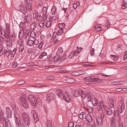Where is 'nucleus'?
Returning <instances> with one entry per match:
<instances>
[{"instance_id":"nucleus-1","label":"nucleus","mask_w":127,"mask_h":127,"mask_svg":"<svg viewBox=\"0 0 127 127\" xmlns=\"http://www.w3.org/2000/svg\"><path fill=\"white\" fill-rule=\"evenodd\" d=\"M124 104L122 101L119 102L118 104L117 109L114 111V116H117L119 115V113H121L123 112L124 109Z\"/></svg>"},{"instance_id":"nucleus-2","label":"nucleus","mask_w":127,"mask_h":127,"mask_svg":"<svg viewBox=\"0 0 127 127\" xmlns=\"http://www.w3.org/2000/svg\"><path fill=\"white\" fill-rule=\"evenodd\" d=\"M20 27L22 29V30H21V29H20L21 32H20L19 34V37L20 36V35L22 34H23V36H24L25 35H26V39H28L29 38L30 36L31 30L29 29H27L25 31V34L24 31V29L23 28H22V27L21 25H19Z\"/></svg>"},{"instance_id":"nucleus-3","label":"nucleus","mask_w":127,"mask_h":127,"mask_svg":"<svg viewBox=\"0 0 127 127\" xmlns=\"http://www.w3.org/2000/svg\"><path fill=\"white\" fill-rule=\"evenodd\" d=\"M28 98L29 100L31 102L32 105L35 107L37 105L38 102L33 95H29L28 96Z\"/></svg>"},{"instance_id":"nucleus-4","label":"nucleus","mask_w":127,"mask_h":127,"mask_svg":"<svg viewBox=\"0 0 127 127\" xmlns=\"http://www.w3.org/2000/svg\"><path fill=\"white\" fill-rule=\"evenodd\" d=\"M10 34L8 33L7 35L5 33H4L5 36V41H6L7 42H14V41L16 39V37L14 35H10Z\"/></svg>"},{"instance_id":"nucleus-5","label":"nucleus","mask_w":127,"mask_h":127,"mask_svg":"<svg viewBox=\"0 0 127 127\" xmlns=\"http://www.w3.org/2000/svg\"><path fill=\"white\" fill-rule=\"evenodd\" d=\"M22 118L25 125L27 126H29L30 124V120L28 114L26 113H23Z\"/></svg>"},{"instance_id":"nucleus-6","label":"nucleus","mask_w":127,"mask_h":127,"mask_svg":"<svg viewBox=\"0 0 127 127\" xmlns=\"http://www.w3.org/2000/svg\"><path fill=\"white\" fill-rule=\"evenodd\" d=\"M38 41L36 39L34 41L31 39H29L27 43V44L30 46H31L33 45H36L38 44Z\"/></svg>"},{"instance_id":"nucleus-7","label":"nucleus","mask_w":127,"mask_h":127,"mask_svg":"<svg viewBox=\"0 0 127 127\" xmlns=\"http://www.w3.org/2000/svg\"><path fill=\"white\" fill-rule=\"evenodd\" d=\"M20 99L23 106L26 108H27L29 106L25 98L21 97H20Z\"/></svg>"},{"instance_id":"nucleus-8","label":"nucleus","mask_w":127,"mask_h":127,"mask_svg":"<svg viewBox=\"0 0 127 127\" xmlns=\"http://www.w3.org/2000/svg\"><path fill=\"white\" fill-rule=\"evenodd\" d=\"M88 101L91 102L93 105L94 106H96L97 103V100L95 97H93L91 98L90 96L88 98Z\"/></svg>"},{"instance_id":"nucleus-9","label":"nucleus","mask_w":127,"mask_h":127,"mask_svg":"<svg viewBox=\"0 0 127 127\" xmlns=\"http://www.w3.org/2000/svg\"><path fill=\"white\" fill-rule=\"evenodd\" d=\"M64 32V29H60L58 31V32L57 33L55 32H54L53 33L52 39L53 38V39H54L55 38L57 37V36L60 35V34H63Z\"/></svg>"},{"instance_id":"nucleus-10","label":"nucleus","mask_w":127,"mask_h":127,"mask_svg":"<svg viewBox=\"0 0 127 127\" xmlns=\"http://www.w3.org/2000/svg\"><path fill=\"white\" fill-rule=\"evenodd\" d=\"M63 98L67 102H69L70 100L69 95L67 93H64Z\"/></svg>"},{"instance_id":"nucleus-11","label":"nucleus","mask_w":127,"mask_h":127,"mask_svg":"<svg viewBox=\"0 0 127 127\" xmlns=\"http://www.w3.org/2000/svg\"><path fill=\"white\" fill-rule=\"evenodd\" d=\"M48 7L44 6L43 8V19L44 20H46L47 17V10Z\"/></svg>"},{"instance_id":"nucleus-12","label":"nucleus","mask_w":127,"mask_h":127,"mask_svg":"<svg viewBox=\"0 0 127 127\" xmlns=\"http://www.w3.org/2000/svg\"><path fill=\"white\" fill-rule=\"evenodd\" d=\"M24 19L25 20V22L29 23L32 20V16L29 14H27L25 17Z\"/></svg>"},{"instance_id":"nucleus-13","label":"nucleus","mask_w":127,"mask_h":127,"mask_svg":"<svg viewBox=\"0 0 127 127\" xmlns=\"http://www.w3.org/2000/svg\"><path fill=\"white\" fill-rule=\"evenodd\" d=\"M56 93L57 95L59 98H62L63 95L62 91L60 89H58L56 90Z\"/></svg>"},{"instance_id":"nucleus-14","label":"nucleus","mask_w":127,"mask_h":127,"mask_svg":"<svg viewBox=\"0 0 127 127\" xmlns=\"http://www.w3.org/2000/svg\"><path fill=\"white\" fill-rule=\"evenodd\" d=\"M104 110L105 111L106 114L110 116L112 114V110L108 106L104 108Z\"/></svg>"},{"instance_id":"nucleus-15","label":"nucleus","mask_w":127,"mask_h":127,"mask_svg":"<svg viewBox=\"0 0 127 127\" xmlns=\"http://www.w3.org/2000/svg\"><path fill=\"white\" fill-rule=\"evenodd\" d=\"M5 112L9 117L11 118L12 112L11 110L9 107H6Z\"/></svg>"},{"instance_id":"nucleus-16","label":"nucleus","mask_w":127,"mask_h":127,"mask_svg":"<svg viewBox=\"0 0 127 127\" xmlns=\"http://www.w3.org/2000/svg\"><path fill=\"white\" fill-rule=\"evenodd\" d=\"M24 45V43L23 39H20L17 41V46L18 48Z\"/></svg>"},{"instance_id":"nucleus-17","label":"nucleus","mask_w":127,"mask_h":127,"mask_svg":"<svg viewBox=\"0 0 127 127\" xmlns=\"http://www.w3.org/2000/svg\"><path fill=\"white\" fill-rule=\"evenodd\" d=\"M110 58L115 61H117L119 60V56L118 55H111Z\"/></svg>"},{"instance_id":"nucleus-18","label":"nucleus","mask_w":127,"mask_h":127,"mask_svg":"<svg viewBox=\"0 0 127 127\" xmlns=\"http://www.w3.org/2000/svg\"><path fill=\"white\" fill-rule=\"evenodd\" d=\"M81 92L80 95L81 97L83 98H85L86 97H87V98L88 99V98L90 96V95L89 94H86L82 90Z\"/></svg>"},{"instance_id":"nucleus-19","label":"nucleus","mask_w":127,"mask_h":127,"mask_svg":"<svg viewBox=\"0 0 127 127\" xmlns=\"http://www.w3.org/2000/svg\"><path fill=\"white\" fill-rule=\"evenodd\" d=\"M7 51H5L4 47L3 46H0V56L2 55L4 53L6 54Z\"/></svg>"},{"instance_id":"nucleus-20","label":"nucleus","mask_w":127,"mask_h":127,"mask_svg":"<svg viewBox=\"0 0 127 127\" xmlns=\"http://www.w3.org/2000/svg\"><path fill=\"white\" fill-rule=\"evenodd\" d=\"M8 117H6L5 119V123L6 127H12L11 123L9 120Z\"/></svg>"},{"instance_id":"nucleus-21","label":"nucleus","mask_w":127,"mask_h":127,"mask_svg":"<svg viewBox=\"0 0 127 127\" xmlns=\"http://www.w3.org/2000/svg\"><path fill=\"white\" fill-rule=\"evenodd\" d=\"M74 56H77V54L75 51H72L68 55V57L69 58L71 59Z\"/></svg>"},{"instance_id":"nucleus-22","label":"nucleus","mask_w":127,"mask_h":127,"mask_svg":"<svg viewBox=\"0 0 127 127\" xmlns=\"http://www.w3.org/2000/svg\"><path fill=\"white\" fill-rule=\"evenodd\" d=\"M103 120L98 116L96 118V123L99 126L101 125L103 123Z\"/></svg>"},{"instance_id":"nucleus-23","label":"nucleus","mask_w":127,"mask_h":127,"mask_svg":"<svg viewBox=\"0 0 127 127\" xmlns=\"http://www.w3.org/2000/svg\"><path fill=\"white\" fill-rule=\"evenodd\" d=\"M24 7L22 5H19L17 8L18 10L21 12H22L24 14L26 13L25 11H24Z\"/></svg>"},{"instance_id":"nucleus-24","label":"nucleus","mask_w":127,"mask_h":127,"mask_svg":"<svg viewBox=\"0 0 127 127\" xmlns=\"http://www.w3.org/2000/svg\"><path fill=\"white\" fill-rule=\"evenodd\" d=\"M82 90H79L78 91H75L73 93L74 95L76 97H78L80 95Z\"/></svg>"},{"instance_id":"nucleus-25","label":"nucleus","mask_w":127,"mask_h":127,"mask_svg":"<svg viewBox=\"0 0 127 127\" xmlns=\"http://www.w3.org/2000/svg\"><path fill=\"white\" fill-rule=\"evenodd\" d=\"M56 8L55 6H53L51 9V12L53 15H56Z\"/></svg>"},{"instance_id":"nucleus-26","label":"nucleus","mask_w":127,"mask_h":127,"mask_svg":"<svg viewBox=\"0 0 127 127\" xmlns=\"http://www.w3.org/2000/svg\"><path fill=\"white\" fill-rule=\"evenodd\" d=\"M37 24L35 22L32 23L31 25V28L33 30H34L35 28L37 27Z\"/></svg>"},{"instance_id":"nucleus-27","label":"nucleus","mask_w":127,"mask_h":127,"mask_svg":"<svg viewBox=\"0 0 127 127\" xmlns=\"http://www.w3.org/2000/svg\"><path fill=\"white\" fill-rule=\"evenodd\" d=\"M100 106L101 107V108H103L104 110L105 109V108H106V107H107L108 106L105 105L103 101L101 100L99 102Z\"/></svg>"},{"instance_id":"nucleus-28","label":"nucleus","mask_w":127,"mask_h":127,"mask_svg":"<svg viewBox=\"0 0 127 127\" xmlns=\"http://www.w3.org/2000/svg\"><path fill=\"white\" fill-rule=\"evenodd\" d=\"M86 119L89 122L91 123L92 121L91 116L89 114H88L86 117Z\"/></svg>"},{"instance_id":"nucleus-29","label":"nucleus","mask_w":127,"mask_h":127,"mask_svg":"<svg viewBox=\"0 0 127 127\" xmlns=\"http://www.w3.org/2000/svg\"><path fill=\"white\" fill-rule=\"evenodd\" d=\"M63 48L61 47H59L56 52V54L57 55H60L63 53Z\"/></svg>"},{"instance_id":"nucleus-30","label":"nucleus","mask_w":127,"mask_h":127,"mask_svg":"<svg viewBox=\"0 0 127 127\" xmlns=\"http://www.w3.org/2000/svg\"><path fill=\"white\" fill-rule=\"evenodd\" d=\"M6 43V46L8 49H9L10 48H11L12 47V43L13 42H7L6 41H5Z\"/></svg>"},{"instance_id":"nucleus-31","label":"nucleus","mask_w":127,"mask_h":127,"mask_svg":"<svg viewBox=\"0 0 127 127\" xmlns=\"http://www.w3.org/2000/svg\"><path fill=\"white\" fill-rule=\"evenodd\" d=\"M101 27L100 25H96L95 27V30L97 32H99L102 30Z\"/></svg>"},{"instance_id":"nucleus-32","label":"nucleus","mask_w":127,"mask_h":127,"mask_svg":"<svg viewBox=\"0 0 127 127\" xmlns=\"http://www.w3.org/2000/svg\"><path fill=\"white\" fill-rule=\"evenodd\" d=\"M99 115L98 116L101 118L103 120L104 119L105 115V113L104 112L102 111L101 112L99 113Z\"/></svg>"},{"instance_id":"nucleus-33","label":"nucleus","mask_w":127,"mask_h":127,"mask_svg":"<svg viewBox=\"0 0 127 127\" xmlns=\"http://www.w3.org/2000/svg\"><path fill=\"white\" fill-rule=\"evenodd\" d=\"M47 55V53L45 52H43L39 56V59H41L45 56H46Z\"/></svg>"},{"instance_id":"nucleus-34","label":"nucleus","mask_w":127,"mask_h":127,"mask_svg":"<svg viewBox=\"0 0 127 127\" xmlns=\"http://www.w3.org/2000/svg\"><path fill=\"white\" fill-rule=\"evenodd\" d=\"M32 4L25 5L26 9L28 11H30L32 10Z\"/></svg>"},{"instance_id":"nucleus-35","label":"nucleus","mask_w":127,"mask_h":127,"mask_svg":"<svg viewBox=\"0 0 127 127\" xmlns=\"http://www.w3.org/2000/svg\"><path fill=\"white\" fill-rule=\"evenodd\" d=\"M33 1L32 0H25V5L32 4Z\"/></svg>"},{"instance_id":"nucleus-36","label":"nucleus","mask_w":127,"mask_h":127,"mask_svg":"<svg viewBox=\"0 0 127 127\" xmlns=\"http://www.w3.org/2000/svg\"><path fill=\"white\" fill-rule=\"evenodd\" d=\"M52 123L51 121L49 120H47L46 125L47 127H52Z\"/></svg>"},{"instance_id":"nucleus-37","label":"nucleus","mask_w":127,"mask_h":127,"mask_svg":"<svg viewBox=\"0 0 127 127\" xmlns=\"http://www.w3.org/2000/svg\"><path fill=\"white\" fill-rule=\"evenodd\" d=\"M65 25L64 23H59L58 24V27L60 29H63V28L65 27Z\"/></svg>"},{"instance_id":"nucleus-38","label":"nucleus","mask_w":127,"mask_h":127,"mask_svg":"<svg viewBox=\"0 0 127 127\" xmlns=\"http://www.w3.org/2000/svg\"><path fill=\"white\" fill-rule=\"evenodd\" d=\"M60 57L58 56H55L54 59L53 61L54 62H56L60 60H61Z\"/></svg>"},{"instance_id":"nucleus-39","label":"nucleus","mask_w":127,"mask_h":127,"mask_svg":"<svg viewBox=\"0 0 127 127\" xmlns=\"http://www.w3.org/2000/svg\"><path fill=\"white\" fill-rule=\"evenodd\" d=\"M17 50V48H15L14 49L13 51L11 53V57H13L14 56Z\"/></svg>"},{"instance_id":"nucleus-40","label":"nucleus","mask_w":127,"mask_h":127,"mask_svg":"<svg viewBox=\"0 0 127 127\" xmlns=\"http://www.w3.org/2000/svg\"><path fill=\"white\" fill-rule=\"evenodd\" d=\"M57 36V38L55 40V43H57L59 41L61 40L62 39V37L60 35H59Z\"/></svg>"},{"instance_id":"nucleus-41","label":"nucleus","mask_w":127,"mask_h":127,"mask_svg":"<svg viewBox=\"0 0 127 127\" xmlns=\"http://www.w3.org/2000/svg\"><path fill=\"white\" fill-rule=\"evenodd\" d=\"M15 122L18 126H20L21 125V123L20 119H19V120L18 119L16 120Z\"/></svg>"},{"instance_id":"nucleus-42","label":"nucleus","mask_w":127,"mask_h":127,"mask_svg":"<svg viewBox=\"0 0 127 127\" xmlns=\"http://www.w3.org/2000/svg\"><path fill=\"white\" fill-rule=\"evenodd\" d=\"M116 121L114 117H113L111 119V123L112 126L114 125V123Z\"/></svg>"},{"instance_id":"nucleus-43","label":"nucleus","mask_w":127,"mask_h":127,"mask_svg":"<svg viewBox=\"0 0 127 127\" xmlns=\"http://www.w3.org/2000/svg\"><path fill=\"white\" fill-rule=\"evenodd\" d=\"M124 82L122 81H116V85H122L124 84Z\"/></svg>"},{"instance_id":"nucleus-44","label":"nucleus","mask_w":127,"mask_h":127,"mask_svg":"<svg viewBox=\"0 0 127 127\" xmlns=\"http://www.w3.org/2000/svg\"><path fill=\"white\" fill-rule=\"evenodd\" d=\"M24 46H20V47L18 48L19 52H23L24 51Z\"/></svg>"},{"instance_id":"nucleus-45","label":"nucleus","mask_w":127,"mask_h":127,"mask_svg":"<svg viewBox=\"0 0 127 127\" xmlns=\"http://www.w3.org/2000/svg\"><path fill=\"white\" fill-rule=\"evenodd\" d=\"M33 118L34 119V122L35 123H36L38 121L39 119L36 115V116H35V115H33Z\"/></svg>"},{"instance_id":"nucleus-46","label":"nucleus","mask_w":127,"mask_h":127,"mask_svg":"<svg viewBox=\"0 0 127 127\" xmlns=\"http://www.w3.org/2000/svg\"><path fill=\"white\" fill-rule=\"evenodd\" d=\"M79 2H77L76 3H74L73 5V7L74 8L76 9L79 5Z\"/></svg>"},{"instance_id":"nucleus-47","label":"nucleus","mask_w":127,"mask_h":127,"mask_svg":"<svg viewBox=\"0 0 127 127\" xmlns=\"http://www.w3.org/2000/svg\"><path fill=\"white\" fill-rule=\"evenodd\" d=\"M52 22L51 21H47L46 24V27L48 28L50 27L51 26Z\"/></svg>"},{"instance_id":"nucleus-48","label":"nucleus","mask_w":127,"mask_h":127,"mask_svg":"<svg viewBox=\"0 0 127 127\" xmlns=\"http://www.w3.org/2000/svg\"><path fill=\"white\" fill-rule=\"evenodd\" d=\"M36 36V34L35 32L33 31H32L31 33V36L33 38H34Z\"/></svg>"},{"instance_id":"nucleus-49","label":"nucleus","mask_w":127,"mask_h":127,"mask_svg":"<svg viewBox=\"0 0 127 127\" xmlns=\"http://www.w3.org/2000/svg\"><path fill=\"white\" fill-rule=\"evenodd\" d=\"M14 115L16 118V120L18 119V120H19V119H20V117L19 115L17 113H14Z\"/></svg>"},{"instance_id":"nucleus-50","label":"nucleus","mask_w":127,"mask_h":127,"mask_svg":"<svg viewBox=\"0 0 127 127\" xmlns=\"http://www.w3.org/2000/svg\"><path fill=\"white\" fill-rule=\"evenodd\" d=\"M25 83V81L24 80L19 81L17 82V84L18 85H21Z\"/></svg>"},{"instance_id":"nucleus-51","label":"nucleus","mask_w":127,"mask_h":127,"mask_svg":"<svg viewBox=\"0 0 127 127\" xmlns=\"http://www.w3.org/2000/svg\"><path fill=\"white\" fill-rule=\"evenodd\" d=\"M83 49V48H77L76 50L75 51L76 52V53L77 54L78 53H79L81 52V50Z\"/></svg>"},{"instance_id":"nucleus-52","label":"nucleus","mask_w":127,"mask_h":127,"mask_svg":"<svg viewBox=\"0 0 127 127\" xmlns=\"http://www.w3.org/2000/svg\"><path fill=\"white\" fill-rule=\"evenodd\" d=\"M94 80L93 82H100L101 81V79H99L98 78H94Z\"/></svg>"},{"instance_id":"nucleus-53","label":"nucleus","mask_w":127,"mask_h":127,"mask_svg":"<svg viewBox=\"0 0 127 127\" xmlns=\"http://www.w3.org/2000/svg\"><path fill=\"white\" fill-rule=\"evenodd\" d=\"M32 87H38L39 88H40L41 87H47V86H43L41 85H37L35 86H32Z\"/></svg>"},{"instance_id":"nucleus-54","label":"nucleus","mask_w":127,"mask_h":127,"mask_svg":"<svg viewBox=\"0 0 127 127\" xmlns=\"http://www.w3.org/2000/svg\"><path fill=\"white\" fill-rule=\"evenodd\" d=\"M44 21L43 20H42L39 23V26L40 27H43L44 25Z\"/></svg>"},{"instance_id":"nucleus-55","label":"nucleus","mask_w":127,"mask_h":127,"mask_svg":"<svg viewBox=\"0 0 127 127\" xmlns=\"http://www.w3.org/2000/svg\"><path fill=\"white\" fill-rule=\"evenodd\" d=\"M38 15V13L36 12H35L33 14V18L36 19Z\"/></svg>"},{"instance_id":"nucleus-56","label":"nucleus","mask_w":127,"mask_h":127,"mask_svg":"<svg viewBox=\"0 0 127 127\" xmlns=\"http://www.w3.org/2000/svg\"><path fill=\"white\" fill-rule=\"evenodd\" d=\"M66 58V55H64L62 57H60L61 61H63L65 60Z\"/></svg>"},{"instance_id":"nucleus-57","label":"nucleus","mask_w":127,"mask_h":127,"mask_svg":"<svg viewBox=\"0 0 127 127\" xmlns=\"http://www.w3.org/2000/svg\"><path fill=\"white\" fill-rule=\"evenodd\" d=\"M74 126V124L72 122H70L68 124V127H73Z\"/></svg>"},{"instance_id":"nucleus-58","label":"nucleus","mask_w":127,"mask_h":127,"mask_svg":"<svg viewBox=\"0 0 127 127\" xmlns=\"http://www.w3.org/2000/svg\"><path fill=\"white\" fill-rule=\"evenodd\" d=\"M85 83L87 84H91L93 83V81H85Z\"/></svg>"},{"instance_id":"nucleus-59","label":"nucleus","mask_w":127,"mask_h":127,"mask_svg":"<svg viewBox=\"0 0 127 127\" xmlns=\"http://www.w3.org/2000/svg\"><path fill=\"white\" fill-rule=\"evenodd\" d=\"M50 17H51L50 18H51V20L52 21H54L56 20V17L55 15H54Z\"/></svg>"},{"instance_id":"nucleus-60","label":"nucleus","mask_w":127,"mask_h":127,"mask_svg":"<svg viewBox=\"0 0 127 127\" xmlns=\"http://www.w3.org/2000/svg\"><path fill=\"white\" fill-rule=\"evenodd\" d=\"M73 80V79L72 78H69L67 79L66 80L67 82H68V83H72V80Z\"/></svg>"},{"instance_id":"nucleus-61","label":"nucleus","mask_w":127,"mask_h":127,"mask_svg":"<svg viewBox=\"0 0 127 127\" xmlns=\"http://www.w3.org/2000/svg\"><path fill=\"white\" fill-rule=\"evenodd\" d=\"M107 100L108 101V103H111V102H113V100L112 99V98H111V97H109L108 98Z\"/></svg>"},{"instance_id":"nucleus-62","label":"nucleus","mask_w":127,"mask_h":127,"mask_svg":"<svg viewBox=\"0 0 127 127\" xmlns=\"http://www.w3.org/2000/svg\"><path fill=\"white\" fill-rule=\"evenodd\" d=\"M108 104L109 105V106L111 108H113V107L114 104L113 102H109L108 103Z\"/></svg>"},{"instance_id":"nucleus-63","label":"nucleus","mask_w":127,"mask_h":127,"mask_svg":"<svg viewBox=\"0 0 127 127\" xmlns=\"http://www.w3.org/2000/svg\"><path fill=\"white\" fill-rule=\"evenodd\" d=\"M46 78L47 79L49 80L54 79H55L54 77L51 76L47 77Z\"/></svg>"},{"instance_id":"nucleus-64","label":"nucleus","mask_w":127,"mask_h":127,"mask_svg":"<svg viewBox=\"0 0 127 127\" xmlns=\"http://www.w3.org/2000/svg\"><path fill=\"white\" fill-rule=\"evenodd\" d=\"M31 113L33 116L34 115H35V116H36V115L35 111L34 110H32L31 111Z\"/></svg>"}]
</instances>
